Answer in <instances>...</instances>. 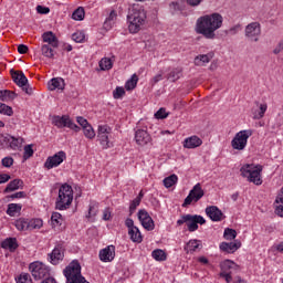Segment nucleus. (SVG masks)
Listing matches in <instances>:
<instances>
[{"instance_id": "7", "label": "nucleus", "mask_w": 283, "mask_h": 283, "mask_svg": "<svg viewBox=\"0 0 283 283\" xmlns=\"http://www.w3.org/2000/svg\"><path fill=\"white\" fill-rule=\"evenodd\" d=\"M220 269H221L220 277H224L226 282L230 283L233 280V276L231 275L240 271V265H238L235 262L231 260H226L221 262Z\"/></svg>"}, {"instance_id": "47", "label": "nucleus", "mask_w": 283, "mask_h": 283, "mask_svg": "<svg viewBox=\"0 0 283 283\" xmlns=\"http://www.w3.org/2000/svg\"><path fill=\"white\" fill-rule=\"evenodd\" d=\"M0 114H4V116H12L14 111H12V107L8 106L7 104L0 103Z\"/></svg>"}, {"instance_id": "46", "label": "nucleus", "mask_w": 283, "mask_h": 283, "mask_svg": "<svg viewBox=\"0 0 283 283\" xmlns=\"http://www.w3.org/2000/svg\"><path fill=\"white\" fill-rule=\"evenodd\" d=\"M238 232L231 228H227L223 233L224 240H235Z\"/></svg>"}, {"instance_id": "4", "label": "nucleus", "mask_w": 283, "mask_h": 283, "mask_svg": "<svg viewBox=\"0 0 283 283\" xmlns=\"http://www.w3.org/2000/svg\"><path fill=\"white\" fill-rule=\"evenodd\" d=\"M264 167L262 165L245 164L240 168L241 176L248 178V182H253V185H262V170Z\"/></svg>"}, {"instance_id": "12", "label": "nucleus", "mask_w": 283, "mask_h": 283, "mask_svg": "<svg viewBox=\"0 0 283 283\" xmlns=\"http://www.w3.org/2000/svg\"><path fill=\"white\" fill-rule=\"evenodd\" d=\"M29 269L34 280H43V277H46L50 273L48 266L41 262L31 263Z\"/></svg>"}, {"instance_id": "31", "label": "nucleus", "mask_w": 283, "mask_h": 283, "mask_svg": "<svg viewBox=\"0 0 283 283\" xmlns=\"http://www.w3.org/2000/svg\"><path fill=\"white\" fill-rule=\"evenodd\" d=\"M182 76V67H176L170 71V73L166 76L168 81L171 83H176Z\"/></svg>"}, {"instance_id": "40", "label": "nucleus", "mask_w": 283, "mask_h": 283, "mask_svg": "<svg viewBox=\"0 0 283 283\" xmlns=\"http://www.w3.org/2000/svg\"><path fill=\"white\" fill-rule=\"evenodd\" d=\"M176 182H178V176L170 175L169 177H166L164 179V187L169 189V187H174V185H176Z\"/></svg>"}, {"instance_id": "43", "label": "nucleus", "mask_w": 283, "mask_h": 283, "mask_svg": "<svg viewBox=\"0 0 283 283\" xmlns=\"http://www.w3.org/2000/svg\"><path fill=\"white\" fill-rule=\"evenodd\" d=\"M41 50L43 56H46L48 59H54V50H52V46H50V44L42 45Z\"/></svg>"}, {"instance_id": "55", "label": "nucleus", "mask_w": 283, "mask_h": 283, "mask_svg": "<svg viewBox=\"0 0 283 283\" xmlns=\"http://www.w3.org/2000/svg\"><path fill=\"white\" fill-rule=\"evenodd\" d=\"M170 11L172 14H176V12H182V6L178 2H171L170 3Z\"/></svg>"}, {"instance_id": "14", "label": "nucleus", "mask_w": 283, "mask_h": 283, "mask_svg": "<svg viewBox=\"0 0 283 283\" xmlns=\"http://www.w3.org/2000/svg\"><path fill=\"white\" fill-rule=\"evenodd\" d=\"M67 156L65 155V151L61 150L56 153L55 155L48 157L46 161L44 163L45 169H54V167H59L63 160H65Z\"/></svg>"}, {"instance_id": "6", "label": "nucleus", "mask_w": 283, "mask_h": 283, "mask_svg": "<svg viewBox=\"0 0 283 283\" xmlns=\"http://www.w3.org/2000/svg\"><path fill=\"white\" fill-rule=\"evenodd\" d=\"M251 136H253V130L251 129L237 133L231 142L232 149H237V151L244 150L247 147V143H249V138H251Z\"/></svg>"}, {"instance_id": "38", "label": "nucleus", "mask_w": 283, "mask_h": 283, "mask_svg": "<svg viewBox=\"0 0 283 283\" xmlns=\"http://www.w3.org/2000/svg\"><path fill=\"white\" fill-rule=\"evenodd\" d=\"M10 140H12V135H0V149H8Z\"/></svg>"}, {"instance_id": "27", "label": "nucleus", "mask_w": 283, "mask_h": 283, "mask_svg": "<svg viewBox=\"0 0 283 283\" xmlns=\"http://www.w3.org/2000/svg\"><path fill=\"white\" fill-rule=\"evenodd\" d=\"M21 187H23V180L14 179L8 184V186L4 189V193L17 191V189H21Z\"/></svg>"}, {"instance_id": "15", "label": "nucleus", "mask_w": 283, "mask_h": 283, "mask_svg": "<svg viewBox=\"0 0 283 283\" xmlns=\"http://www.w3.org/2000/svg\"><path fill=\"white\" fill-rule=\"evenodd\" d=\"M138 220L142 222V227H144L146 231H154V228H155L154 219H151L147 210L138 211Z\"/></svg>"}, {"instance_id": "35", "label": "nucleus", "mask_w": 283, "mask_h": 283, "mask_svg": "<svg viewBox=\"0 0 283 283\" xmlns=\"http://www.w3.org/2000/svg\"><path fill=\"white\" fill-rule=\"evenodd\" d=\"M2 247L3 249H10V251H15V249L19 248V244L17 243V239H6L3 242H2Z\"/></svg>"}, {"instance_id": "3", "label": "nucleus", "mask_w": 283, "mask_h": 283, "mask_svg": "<svg viewBox=\"0 0 283 283\" xmlns=\"http://www.w3.org/2000/svg\"><path fill=\"white\" fill-rule=\"evenodd\" d=\"M73 200L74 190L72 189V186L63 184L59 188V196L55 201V209H57L59 211H65V209H70Z\"/></svg>"}, {"instance_id": "21", "label": "nucleus", "mask_w": 283, "mask_h": 283, "mask_svg": "<svg viewBox=\"0 0 283 283\" xmlns=\"http://www.w3.org/2000/svg\"><path fill=\"white\" fill-rule=\"evenodd\" d=\"M200 145H202V140L196 135L184 140V147L186 149H196V147H200Z\"/></svg>"}, {"instance_id": "39", "label": "nucleus", "mask_w": 283, "mask_h": 283, "mask_svg": "<svg viewBox=\"0 0 283 283\" xmlns=\"http://www.w3.org/2000/svg\"><path fill=\"white\" fill-rule=\"evenodd\" d=\"M72 19H74V21H83L85 19V9H83L82 7L77 8L73 12Z\"/></svg>"}, {"instance_id": "28", "label": "nucleus", "mask_w": 283, "mask_h": 283, "mask_svg": "<svg viewBox=\"0 0 283 283\" xmlns=\"http://www.w3.org/2000/svg\"><path fill=\"white\" fill-rule=\"evenodd\" d=\"M17 94L14 91H10V90H3L0 91V101H2V103H8V101H14L17 98Z\"/></svg>"}, {"instance_id": "45", "label": "nucleus", "mask_w": 283, "mask_h": 283, "mask_svg": "<svg viewBox=\"0 0 283 283\" xmlns=\"http://www.w3.org/2000/svg\"><path fill=\"white\" fill-rule=\"evenodd\" d=\"M51 222L53 227H60L61 222H63V216L59 212H53L51 216Z\"/></svg>"}, {"instance_id": "53", "label": "nucleus", "mask_w": 283, "mask_h": 283, "mask_svg": "<svg viewBox=\"0 0 283 283\" xmlns=\"http://www.w3.org/2000/svg\"><path fill=\"white\" fill-rule=\"evenodd\" d=\"M167 116H169V114H167V109H165V108H159L155 113V118H157V119L167 118Z\"/></svg>"}, {"instance_id": "29", "label": "nucleus", "mask_w": 283, "mask_h": 283, "mask_svg": "<svg viewBox=\"0 0 283 283\" xmlns=\"http://www.w3.org/2000/svg\"><path fill=\"white\" fill-rule=\"evenodd\" d=\"M275 213L276 216H280V218H283V186L281 189V193L275 199Z\"/></svg>"}, {"instance_id": "34", "label": "nucleus", "mask_w": 283, "mask_h": 283, "mask_svg": "<svg viewBox=\"0 0 283 283\" xmlns=\"http://www.w3.org/2000/svg\"><path fill=\"white\" fill-rule=\"evenodd\" d=\"M14 227L18 231H29V219L20 218L14 221Z\"/></svg>"}, {"instance_id": "60", "label": "nucleus", "mask_w": 283, "mask_h": 283, "mask_svg": "<svg viewBox=\"0 0 283 283\" xmlns=\"http://www.w3.org/2000/svg\"><path fill=\"white\" fill-rule=\"evenodd\" d=\"M77 123L84 129L85 127L90 126V123L84 117H77Z\"/></svg>"}, {"instance_id": "17", "label": "nucleus", "mask_w": 283, "mask_h": 283, "mask_svg": "<svg viewBox=\"0 0 283 283\" xmlns=\"http://www.w3.org/2000/svg\"><path fill=\"white\" fill-rule=\"evenodd\" d=\"M135 140L137 145H139L140 147H145V145H149V143H151V136L149 135V133H147V130L138 129L135 133Z\"/></svg>"}, {"instance_id": "11", "label": "nucleus", "mask_w": 283, "mask_h": 283, "mask_svg": "<svg viewBox=\"0 0 283 283\" xmlns=\"http://www.w3.org/2000/svg\"><path fill=\"white\" fill-rule=\"evenodd\" d=\"M53 125L59 128L69 127V129H73V132H81V127L74 124L67 115L53 117Z\"/></svg>"}, {"instance_id": "26", "label": "nucleus", "mask_w": 283, "mask_h": 283, "mask_svg": "<svg viewBox=\"0 0 283 283\" xmlns=\"http://www.w3.org/2000/svg\"><path fill=\"white\" fill-rule=\"evenodd\" d=\"M48 87L50 92H54V90H63L65 87V83L61 77H54L48 83Z\"/></svg>"}, {"instance_id": "10", "label": "nucleus", "mask_w": 283, "mask_h": 283, "mask_svg": "<svg viewBox=\"0 0 283 283\" xmlns=\"http://www.w3.org/2000/svg\"><path fill=\"white\" fill-rule=\"evenodd\" d=\"M260 34H262V25L260 22H251L245 27V36L250 41L258 43L260 41Z\"/></svg>"}, {"instance_id": "57", "label": "nucleus", "mask_w": 283, "mask_h": 283, "mask_svg": "<svg viewBox=\"0 0 283 283\" xmlns=\"http://www.w3.org/2000/svg\"><path fill=\"white\" fill-rule=\"evenodd\" d=\"M12 165H14V159H12L11 157H6L2 159L3 167H12Z\"/></svg>"}, {"instance_id": "24", "label": "nucleus", "mask_w": 283, "mask_h": 283, "mask_svg": "<svg viewBox=\"0 0 283 283\" xmlns=\"http://www.w3.org/2000/svg\"><path fill=\"white\" fill-rule=\"evenodd\" d=\"M186 253H193L198 251V249H202V241L192 239L185 245Z\"/></svg>"}, {"instance_id": "54", "label": "nucleus", "mask_w": 283, "mask_h": 283, "mask_svg": "<svg viewBox=\"0 0 283 283\" xmlns=\"http://www.w3.org/2000/svg\"><path fill=\"white\" fill-rule=\"evenodd\" d=\"M122 96H125V88L118 86L116 87V90L113 92V97L118 99L120 98Z\"/></svg>"}, {"instance_id": "2", "label": "nucleus", "mask_w": 283, "mask_h": 283, "mask_svg": "<svg viewBox=\"0 0 283 283\" xmlns=\"http://www.w3.org/2000/svg\"><path fill=\"white\" fill-rule=\"evenodd\" d=\"M128 30L132 34H136L143 30L147 21V12L143 8H133L127 17Z\"/></svg>"}, {"instance_id": "64", "label": "nucleus", "mask_w": 283, "mask_h": 283, "mask_svg": "<svg viewBox=\"0 0 283 283\" xmlns=\"http://www.w3.org/2000/svg\"><path fill=\"white\" fill-rule=\"evenodd\" d=\"M18 52H19V54H28V45L20 44L18 46Z\"/></svg>"}, {"instance_id": "51", "label": "nucleus", "mask_w": 283, "mask_h": 283, "mask_svg": "<svg viewBox=\"0 0 283 283\" xmlns=\"http://www.w3.org/2000/svg\"><path fill=\"white\" fill-rule=\"evenodd\" d=\"M140 206V197L135 198L129 206L130 216L136 211V208Z\"/></svg>"}, {"instance_id": "52", "label": "nucleus", "mask_w": 283, "mask_h": 283, "mask_svg": "<svg viewBox=\"0 0 283 283\" xmlns=\"http://www.w3.org/2000/svg\"><path fill=\"white\" fill-rule=\"evenodd\" d=\"M17 283H32V277H30V274L28 273L20 274Z\"/></svg>"}, {"instance_id": "58", "label": "nucleus", "mask_w": 283, "mask_h": 283, "mask_svg": "<svg viewBox=\"0 0 283 283\" xmlns=\"http://www.w3.org/2000/svg\"><path fill=\"white\" fill-rule=\"evenodd\" d=\"M36 12L39 14H50V8L43 7V6H38L36 7Z\"/></svg>"}, {"instance_id": "44", "label": "nucleus", "mask_w": 283, "mask_h": 283, "mask_svg": "<svg viewBox=\"0 0 283 283\" xmlns=\"http://www.w3.org/2000/svg\"><path fill=\"white\" fill-rule=\"evenodd\" d=\"M138 85V75L133 74L132 78L126 82V90H134Z\"/></svg>"}, {"instance_id": "59", "label": "nucleus", "mask_w": 283, "mask_h": 283, "mask_svg": "<svg viewBox=\"0 0 283 283\" xmlns=\"http://www.w3.org/2000/svg\"><path fill=\"white\" fill-rule=\"evenodd\" d=\"M186 3L191 8H198L202 3V0H186Z\"/></svg>"}, {"instance_id": "5", "label": "nucleus", "mask_w": 283, "mask_h": 283, "mask_svg": "<svg viewBox=\"0 0 283 283\" xmlns=\"http://www.w3.org/2000/svg\"><path fill=\"white\" fill-rule=\"evenodd\" d=\"M207 220L202 216L198 214H184L181 219L177 221L178 227H182V224H187L188 231L193 233V231H198V224H206Z\"/></svg>"}, {"instance_id": "61", "label": "nucleus", "mask_w": 283, "mask_h": 283, "mask_svg": "<svg viewBox=\"0 0 283 283\" xmlns=\"http://www.w3.org/2000/svg\"><path fill=\"white\" fill-rule=\"evenodd\" d=\"M282 51H283V40H281L276 44L275 49L273 50V54H280V52H282Z\"/></svg>"}, {"instance_id": "23", "label": "nucleus", "mask_w": 283, "mask_h": 283, "mask_svg": "<svg viewBox=\"0 0 283 283\" xmlns=\"http://www.w3.org/2000/svg\"><path fill=\"white\" fill-rule=\"evenodd\" d=\"M42 39L44 43H49L51 48H59V39H56V35H54L52 31L44 32Z\"/></svg>"}, {"instance_id": "56", "label": "nucleus", "mask_w": 283, "mask_h": 283, "mask_svg": "<svg viewBox=\"0 0 283 283\" xmlns=\"http://www.w3.org/2000/svg\"><path fill=\"white\" fill-rule=\"evenodd\" d=\"M240 30H242V25L240 24H235L234 27L230 28L228 31H227V34H238V32H240Z\"/></svg>"}, {"instance_id": "13", "label": "nucleus", "mask_w": 283, "mask_h": 283, "mask_svg": "<svg viewBox=\"0 0 283 283\" xmlns=\"http://www.w3.org/2000/svg\"><path fill=\"white\" fill-rule=\"evenodd\" d=\"M109 134H112V128L109 126H98L97 140L103 149H109V147H112V144L109 143Z\"/></svg>"}, {"instance_id": "1", "label": "nucleus", "mask_w": 283, "mask_h": 283, "mask_svg": "<svg viewBox=\"0 0 283 283\" xmlns=\"http://www.w3.org/2000/svg\"><path fill=\"white\" fill-rule=\"evenodd\" d=\"M223 18L220 13L206 14L197 19L195 32L205 39L213 41L216 31L222 28Z\"/></svg>"}, {"instance_id": "8", "label": "nucleus", "mask_w": 283, "mask_h": 283, "mask_svg": "<svg viewBox=\"0 0 283 283\" xmlns=\"http://www.w3.org/2000/svg\"><path fill=\"white\" fill-rule=\"evenodd\" d=\"M11 77L15 85L21 87L25 94H32V88H30V85H28V77H25V74H23V71H14L11 70Z\"/></svg>"}, {"instance_id": "63", "label": "nucleus", "mask_w": 283, "mask_h": 283, "mask_svg": "<svg viewBox=\"0 0 283 283\" xmlns=\"http://www.w3.org/2000/svg\"><path fill=\"white\" fill-rule=\"evenodd\" d=\"M10 175H8V174H1L0 175V185H3V184H6V182H8V180H10Z\"/></svg>"}, {"instance_id": "41", "label": "nucleus", "mask_w": 283, "mask_h": 283, "mask_svg": "<svg viewBox=\"0 0 283 283\" xmlns=\"http://www.w3.org/2000/svg\"><path fill=\"white\" fill-rule=\"evenodd\" d=\"M43 227V220L41 219H29V231L34 229H41Z\"/></svg>"}, {"instance_id": "16", "label": "nucleus", "mask_w": 283, "mask_h": 283, "mask_svg": "<svg viewBox=\"0 0 283 283\" xmlns=\"http://www.w3.org/2000/svg\"><path fill=\"white\" fill-rule=\"evenodd\" d=\"M51 264H59L65 258V248L63 244H57L53 249L52 253L49 254Z\"/></svg>"}, {"instance_id": "50", "label": "nucleus", "mask_w": 283, "mask_h": 283, "mask_svg": "<svg viewBox=\"0 0 283 283\" xmlns=\"http://www.w3.org/2000/svg\"><path fill=\"white\" fill-rule=\"evenodd\" d=\"M34 156V149H32V145L24 146V160H28V158H32Z\"/></svg>"}, {"instance_id": "49", "label": "nucleus", "mask_w": 283, "mask_h": 283, "mask_svg": "<svg viewBox=\"0 0 283 283\" xmlns=\"http://www.w3.org/2000/svg\"><path fill=\"white\" fill-rule=\"evenodd\" d=\"M118 14L116 13L115 10L111 11L108 18L106 19L104 25L105 28H108L109 25H112V23H114V21L117 19Z\"/></svg>"}, {"instance_id": "48", "label": "nucleus", "mask_w": 283, "mask_h": 283, "mask_svg": "<svg viewBox=\"0 0 283 283\" xmlns=\"http://www.w3.org/2000/svg\"><path fill=\"white\" fill-rule=\"evenodd\" d=\"M72 39L75 43H83V41H85V33L83 31H77L72 34Z\"/></svg>"}, {"instance_id": "33", "label": "nucleus", "mask_w": 283, "mask_h": 283, "mask_svg": "<svg viewBox=\"0 0 283 283\" xmlns=\"http://www.w3.org/2000/svg\"><path fill=\"white\" fill-rule=\"evenodd\" d=\"M22 206L19 203H9L7 209V214L14 218L17 213H21Z\"/></svg>"}, {"instance_id": "42", "label": "nucleus", "mask_w": 283, "mask_h": 283, "mask_svg": "<svg viewBox=\"0 0 283 283\" xmlns=\"http://www.w3.org/2000/svg\"><path fill=\"white\" fill-rule=\"evenodd\" d=\"M83 133H84L85 138H88L90 140H92L93 138L96 137V133L94 132V128L90 124H88V126H85L83 128Z\"/></svg>"}, {"instance_id": "62", "label": "nucleus", "mask_w": 283, "mask_h": 283, "mask_svg": "<svg viewBox=\"0 0 283 283\" xmlns=\"http://www.w3.org/2000/svg\"><path fill=\"white\" fill-rule=\"evenodd\" d=\"M9 198H11V200L19 199V198H25V192H23V191L15 192L13 195H10Z\"/></svg>"}, {"instance_id": "37", "label": "nucleus", "mask_w": 283, "mask_h": 283, "mask_svg": "<svg viewBox=\"0 0 283 283\" xmlns=\"http://www.w3.org/2000/svg\"><path fill=\"white\" fill-rule=\"evenodd\" d=\"M99 67L103 71L112 70V67H114V62H112V59L109 57H103L99 61Z\"/></svg>"}, {"instance_id": "30", "label": "nucleus", "mask_w": 283, "mask_h": 283, "mask_svg": "<svg viewBox=\"0 0 283 283\" xmlns=\"http://www.w3.org/2000/svg\"><path fill=\"white\" fill-rule=\"evenodd\" d=\"M24 139L23 137H14L11 136V140L9 142L10 149H13L14 151L21 149L23 147Z\"/></svg>"}, {"instance_id": "20", "label": "nucleus", "mask_w": 283, "mask_h": 283, "mask_svg": "<svg viewBox=\"0 0 283 283\" xmlns=\"http://www.w3.org/2000/svg\"><path fill=\"white\" fill-rule=\"evenodd\" d=\"M206 213L212 220V222H220L224 214L222 210H219L216 206H210L206 208Z\"/></svg>"}, {"instance_id": "18", "label": "nucleus", "mask_w": 283, "mask_h": 283, "mask_svg": "<svg viewBox=\"0 0 283 283\" xmlns=\"http://www.w3.org/2000/svg\"><path fill=\"white\" fill-rule=\"evenodd\" d=\"M256 107L251 109L252 118L254 120H261L264 118V114H266V109H269V105L266 103L260 104V102H255Z\"/></svg>"}, {"instance_id": "32", "label": "nucleus", "mask_w": 283, "mask_h": 283, "mask_svg": "<svg viewBox=\"0 0 283 283\" xmlns=\"http://www.w3.org/2000/svg\"><path fill=\"white\" fill-rule=\"evenodd\" d=\"M128 235L130 237V240L133 242H137L138 244L143 242V234L140 233V230L138 229V227L128 230Z\"/></svg>"}, {"instance_id": "19", "label": "nucleus", "mask_w": 283, "mask_h": 283, "mask_svg": "<svg viewBox=\"0 0 283 283\" xmlns=\"http://www.w3.org/2000/svg\"><path fill=\"white\" fill-rule=\"evenodd\" d=\"M114 258H116V247L114 245H108L99 251V260H102V262H112Z\"/></svg>"}, {"instance_id": "36", "label": "nucleus", "mask_w": 283, "mask_h": 283, "mask_svg": "<svg viewBox=\"0 0 283 283\" xmlns=\"http://www.w3.org/2000/svg\"><path fill=\"white\" fill-rule=\"evenodd\" d=\"M151 255L157 262H165L167 260V253L161 249L154 250Z\"/></svg>"}, {"instance_id": "25", "label": "nucleus", "mask_w": 283, "mask_h": 283, "mask_svg": "<svg viewBox=\"0 0 283 283\" xmlns=\"http://www.w3.org/2000/svg\"><path fill=\"white\" fill-rule=\"evenodd\" d=\"M211 59H213V53L197 55L195 57V65L202 67L203 65H207V63H210Z\"/></svg>"}, {"instance_id": "22", "label": "nucleus", "mask_w": 283, "mask_h": 283, "mask_svg": "<svg viewBox=\"0 0 283 283\" xmlns=\"http://www.w3.org/2000/svg\"><path fill=\"white\" fill-rule=\"evenodd\" d=\"M240 247H242L241 242H222L220 244V250L224 251L226 253H235V251H238Z\"/></svg>"}, {"instance_id": "9", "label": "nucleus", "mask_w": 283, "mask_h": 283, "mask_svg": "<svg viewBox=\"0 0 283 283\" xmlns=\"http://www.w3.org/2000/svg\"><path fill=\"white\" fill-rule=\"evenodd\" d=\"M205 196V190L200 184L193 186L189 195L185 199L182 207H189L192 202H198Z\"/></svg>"}]
</instances>
